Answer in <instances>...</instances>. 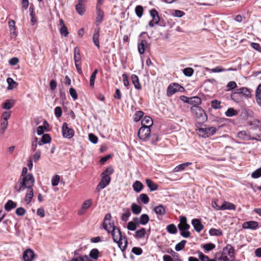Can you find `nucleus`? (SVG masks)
I'll list each match as a JSON object with an SVG mask.
<instances>
[{
    "label": "nucleus",
    "mask_w": 261,
    "mask_h": 261,
    "mask_svg": "<svg viewBox=\"0 0 261 261\" xmlns=\"http://www.w3.org/2000/svg\"><path fill=\"white\" fill-rule=\"evenodd\" d=\"M35 183V178L31 173L24 177H20L14 186V190L18 193L23 191L25 189L32 188Z\"/></svg>",
    "instance_id": "nucleus-1"
},
{
    "label": "nucleus",
    "mask_w": 261,
    "mask_h": 261,
    "mask_svg": "<svg viewBox=\"0 0 261 261\" xmlns=\"http://www.w3.org/2000/svg\"><path fill=\"white\" fill-rule=\"evenodd\" d=\"M113 237L114 242H116L120 249L123 251L125 250L127 244V240L125 237H123L120 230L115 227L110 232Z\"/></svg>",
    "instance_id": "nucleus-2"
},
{
    "label": "nucleus",
    "mask_w": 261,
    "mask_h": 261,
    "mask_svg": "<svg viewBox=\"0 0 261 261\" xmlns=\"http://www.w3.org/2000/svg\"><path fill=\"white\" fill-rule=\"evenodd\" d=\"M191 112L193 115L201 121H204L207 119V116L205 111L200 107L197 105L192 106L191 107Z\"/></svg>",
    "instance_id": "nucleus-3"
},
{
    "label": "nucleus",
    "mask_w": 261,
    "mask_h": 261,
    "mask_svg": "<svg viewBox=\"0 0 261 261\" xmlns=\"http://www.w3.org/2000/svg\"><path fill=\"white\" fill-rule=\"evenodd\" d=\"M217 129L215 127H203L198 129L199 135L202 138H207L215 134Z\"/></svg>",
    "instance_id": "nucleus-4"
},
{
    "label": "nucleus",
    "mask_w": 261,
    "mask_h": 261,
    "mask_svg": "<svg viewBox=\"0 0 261 261\" xmlns=\"http://www.w3.org/2000/svg\"><path fill=\"white\" fill-rule=\"evenodd\" d=\"M111 215L110 214H107L105 217L103 222V228L107 231L108 233H110L111 230L116 227L114 226L113 222L111 221Z\"/></svg>",
    "instance_id": "nucleus-5"
},
{
    "label": "nucleus",
    "mask_w": 261,
    "mask_h": 261,
    "mask_svg": "<svg viewBox=\"0 0 261 261\" xmlns=\"http://www.w3.org/2000/svg\"><path fill=\"white\" fill-rule=\"evenodd\" d=\"M62 132L63 137L67 139L72 138L74 134L73 129L71 128H69L68 124L66 122L63 124Z\"/></svg>",
    "instance_id": "nucleus-6"
},
{
    "label": "nucleus",
    "mask_w": 261,
    "mask_h": 261,
    "mask_svg": "<svg viewBox=\"0 0 261 261\" xmlns=\"http://www.w3.org/2000/svg\"><path fill=\"white\" fill-rule=\"evenodd\" d=\"M138 136L140 139L146 140L150 136V128L148 127L142 126L138 130Z\"/></svg>",
    "instance_id": "nucleus-7"
},
{
    "label": "nucleus",
    "mask_w": 261,
    "mask_h": 261,
    "mask_svg": "<svg viewBox=\"0 0 261 261\" xmlns=\"http://www.w3.org/2000/svg\"><path fill=\"white\" fill-rule=\"evenodd\" d=\"M150 15L152 20L149 22L148 25L150 27H153L155 24H158L160 21V17L158 11L154 9L150 10Z\"/></svg>",
    "instance_id": "nucleus-8"
},
{
    "label": "nucleus",
    "mask_w": 261,
    "mask_h": 261,
    "mask_svg": "<svg viewBox=\"0 0 261 261\" xmlns=\"http://www.w3.org/2000/svg\"><path fill=\"white\" fill-rule=\"evenodd\" d=\"M242 94L244 95L246 97H251V92L250 90L245 87H242L241 88L237 89L236 90L235 92H234L231 95V98L232 99L234 100L236 94Z\"/></svg>",
    "instance_id": "nucleus-9"
},
{
    "label": "nucleus",
    "mask_w": 261,
    "mask_h": 261,
    "mask_svg": "<svg viewBox=\"0 0 261 261\" xmlns=\"http://www.w3.org/2000/svg\"><path fill=\"white\" fill-rule=\"evenodd\" d=\"M111 181V177L109 176H103L101 175V179L98 185L96 187L97 191H100L101 189H104L107 186H108Z\"/></svg>",
    "instance_id": "nucleus-10"
},
{
    "label": "nucleus",
    "mask_w": 261,
    "mask_h": 261,
    "mask_svg": "<svg viewBox=\"0 0 261 261\" xmlns=\"http://www.w3.org/2000/svg\"><path fill=\"white\" fill-rule=\"evenodd\" d=\"M234 250L233 247L230 244H227L225 247L223 248L222 252L221 254L228 256L229 258L232 259L234 258Z\"/></svg>",
    "instance_id": "nucleus-11"
},
{
    "label": "nucleus",
    "mask_w": 261,
    "mask_h": 261,
    "mask_svg": "<svg viewBox=\"0 0 261 261\" xmlns=\"http://www.w3.org/2000/svg\"><path fill=\"white\" fill-rule=\"evenodd\" d=\"M180 89H183V87L178 84L173 83L170 84L167 89V95L170 96L176 92L180 91Z\"/></svg>",
    "instance_id": "nucleus-12"
},
{
    "label": "nucleus",
    "mask_w": 261,
    "mask_h": 261,
    "mask_svg": "<svg viewBox=\"0 0 261 261\" xmlns=\"http://www.w3.org/2000/svg\"><path fill=\"white\" fill-rule=\"evenodd\" d=\"M99 33L100 28L97 27L94 29V33L92 37L93 42L98 48H100L99 41Z\"/></svg>",
    "instance_id": "nucleus-13"
},
{
    "label": "nucleus",
    "mask_w": 261,
    "mask_h": 261,
    "mask_svg": "<svg viewBox=\"0 0 261 261\" xmlns=\"http://www.w3.org/2000/svg\"><path fill=\"white\" fill-rule=\"evenodd\" d=\"M178 227L179 230H185L190 228V226L187 223L186 217H180V222L178 225Z\"/></svg>",
    "instance_id": "nucleus-14"
},
{
    "label": "nucleus",
    "mask_w": 261,
    "mask_h": 261,
    "mask_svg": "<svg viewBox=\"0 0 261 261\" xmlns=\"http://www.w3.org/2000/svg\"><path fill=\"white\" fill-rule=\"evenodd\" d=\"M34 253L30 249H27L23 254V259L24 261H32L34 257Z\"/></svg>",
    "instance_id": "nucleus-15"
},
{
    "label": "nucleus",
    "mask_w": 261,
    "mask_h": 261,
    "mask_svg": "<svg viewBox=\"0 0 261 261\" xmlns=\"http://www.w3.org/2000/svg\"><path fill=\"white\" fill-rule=\"evenodd\" d=\"M191 223L195 230L198 232H200L203 228V225L199 219H194L192 220Z\"/></svg>",
    "instance_id": "nucleus-16"
},
{
    "label": "nucleus",
    "mask_w": 261,
    "mask_h": 261,
    "mask_svg": "<svg viewBox=\"0 0 261 261\" xmlns=\"http://www.w3.org/2000/svg\"><path fill=\"white\" fill-rule=\"evenodd\" d=\"M258 226V223L254 221L246 222L243 224V228L245 229H255Z\"/></svg>",
    "instance_id": "nucleus-17"
},
{
    "label": "nucleus",
    "mask_w": 261,
    "mask_h": 261,
    "mask_svg": "<svg viewBox=\"0 0 261 261\" xmlns=\"http://www.w3.org/2000/svg\"><path fill=\"white\" fill-rule=\"evenodd\" d=\"M147 47V42L145 40H141L138 43V49L140 54L144 53L146 48Z\"/></svg>",
    "instance_id": "nucleus-18"
},
{
    "label": "nucleus",
    "mask_w": 261,
    "mask_h": 261,
    "mask_svg": "<svg viewBox=\"0 0 261 261\" xmlns=\"http://www.w3.org/2000/svg\"><path fill=\"white\" fill-rule=\"evenodd\" d=\"M142 126L150 127L153 124L152 119L148 116H144L141 120Z\"/></svg>",
    "instance_id": "nucleus-19"
},
{
    "label": "nucleus",
    "mask_w": 261,
    "mask_h": 261,
    "mask_svg": "<svg viewBox=\"0 0 261 261\" xmlns=\"http://www.w3.org/2000/svg\"><path fill=\"white\" fill-rule=\"evenodd\" d=\"M99 5L96 6V21L97 23V25L100 23L103 19L104 13L103 11L99 7Z\"/></svg>",
    "instance_id": "nucleus-20"
},
{
    "label": "nucleus",
    "mask_w": 261,
    "mask_h": 261,
    "mask_svg": "<svg viewBox=\"0 0 261 261\" xmlns=\"http://www.w3.org/2000/svg\"><path fill=\"white\" fill-rule=\"evenodd\" d=\"M237 136L239 138L243 140L248 141L251 140V136L249 133L244 130L239 132L237 134Z\"/></svg>",
    "instance_id": "nucleus-21"
},
{
    "label": "nucleus",
    "mask_w": 261,
    "mask_h": 261,
    "mask_svg": "<svg viewBox=\"0 0 261 261\" xmlns=\"http://www.w3.org/2000/svg\"><path fill=\"white\" fill-rule=\"evenodd\" d=\"M33 188L28 189L27 192L25 194V197H24V201L25 202L26 204H29L33 197Z\"/></svg>",
    "instance_id": "nucleus-22"
},
{
    "label": "nucleus",
    "mask_w": 261,
    "mask_h": 261,
    "mask_svg": "<svg viewBox=\"0 0 261 261\" xmlns=\"http://www.w3.org/2000/svg\"><path fill=\"white\" fill-rule=\"evenodd\" d=\"M59 24L61 26V28H60V30H59L61 34L64 37L67 36L68 35L69 32L67 30V27L65 26V25L64 24V21L63 19L60 20V24Z\"/></svg>",
    "instance_id": "nucleus-23"
},
{
    "label": "nucleus",
    "mask_w": 261,
    "mask_h": 261,
    "mask_svg": "<svg viewBox=\"0 0 261 261\" xmlns=\"http://www.w3.org/2000/svg\"><path fill=\"white\" fill-rule=\"evenodd\" d=\"M221 210H234L236 209V206L230 202L224 201L221 206H220Z\"/></svg>",
    "instance_id": "nucleus-24"
},
{
    "label": "nucleus",
    "mask_w": 261,
    "mask_h": 261,
    "mask_svg": "<svg viewBox=\"0 0 261 261\" xmlns=\"http://www.w3.org/2000/svg\"><path fill=\"white\" fill-rule=\"evenodd\" d=\"M192 163L191 162H186L182 164H181L180 165H178V166H176L173 171L174 172H179L181 171L184 170L186 168L188 167L189 165H191Z\"/></svg>",
    "instance_id": "nucleus-25"
},
{
    "label": "nucleus",
    "mask_w": 261,
    "mask_h": 261,
    "mask_svg": "<svg viewBox=\"0 0 261 261\" xmlns=\"http://www.w3.org/2000/svg\"><path fill=\"white\" fill-rule=\"evenodd\" d=\"M154 211L158 216L160 215L162 216L165 213V209L164 206L162 204L159 205L155 207L154 208Z\"/></svg>",
    "instance_id": "nucleus-26"
},
{
    "label": "nucleus",
    "mask_w": 261,
    "mask_h": 261,
    "mask_svg": "<svg viewBox=\"0 0 261 261\" xmlns=\"http://www.w3.org/2000/svg\"><path fill=\"white\" fill-rule=\"evenodd\" d=\"M132 83L134 85V86L137 89H140L141 88V85L139 82V78L138 76L135 74H133L131 76Z\"/></svg>",
    "instance_id": "nucleus-27"
},
{
    "label": "nucleus",
    "mask_w": 261,
    "mask_h": 261,
    "mask_svg": "<svg viewBox=\"0 0 261 261\" xmlns=\"http://www.w3.org/2000/svg\"><path fill=\"white\" fill-rule=\"evenodd\" d=\"M134 190L137 192H140L143 188V184L139 181H136L133 185Z\"/></svg>",
    "instance_id": "nucleus-28"
},
{
    "label": "nucleus",
    "mask_w": 261,
    "mask_h": 261,
    "mask_svg": "<svg viewBox=\"0 0 261 261\" xmlns=\"http://www.w3.org/2000/svg\"><path fill=\"white\" fill-rule=\"evenodd\" d=\"M80 50L78 47H75L74 49V63L80 62L81 61Z\"/></svg>",
    "instance_id": "nucleus-29"
},
{
    "label": "nucleus",
    "mask_w": 261,
    "mask_h": 261,
    "mask_svg": "<svg viewBox=\"0 0 261 261\" xmlns=\"http://www.w3.org/2000/svg\"><path fill=\"white\" fill-rule=\"evenodd\" d=\"M99 252L97 249L94 248L92 249L88 256L89 258L90 257L93 259L96 260L99 257Z\"/></svg>",
    "instance_id": "nucleus-30"
},
{
    "label": "nucleus",
    "mask_w": 261,
    "mask_h": 261,
    "mask_svg": "<svg viewBox=\"0 0 261 261\" xmlns=\"http://www.w3.org/2000/svg\"><path fill=\"white\" fill-rule=\"evenodd\" d=\"M146 184L151 191H155L158 189V185L154 184L151 179H146Z\"/></svg>",
    "instance_id": "nucleus-31"
},
{
    "label": "nucleus",
    "mask_w": 261,
    "mask_h": 261,
    "mask_svg": "<svg viewBox=\"0 0 261 261\" xmlns=\"http://www.w3.org/2000/svg\"><path fill=\"white\" fill-rule=\"evenodd\" d=\"M17 206L16 203L14 202L12 200H9L6 203L5 208L7 211H10L12 208L16 207Z\"/></svg>",
    "instance_id": "nucleus-32"
},
{
    "label": "nucleus",
    "mask_w": 261,
    "mask_h": 261,
    "mask_svg": "<svg viewBox=\"0 0 261 261\" xmlns=\"http://www.w3.org/2000/svg\"><path fill=\"white\" fill-rule=\"evenodd\" d=\"M131 209L133 214L135 215L139 214L142 210V208L140 206L134 203L132 204Z\"/></svg>",
    "instance_id": "nucleus-33"
},
{
    "label": "nucleus",
    "mask_w": 261,
    "mask_h": 261,
    "mask_svg": "<svg viewBox=\"0 0 261 261\" xmlns=\"http://www.w3.org/2000/svg\"><path fill=\"white\" fill-rule=\"evenodd\" d=\"M7 82L8 84V89L9 90H12L18 85V84L11 77H8L7 79Z\"/></svg>",
    "instance_id": "nucleus-34"
},
{
    "label": "nucleus",
    "mask_w": 261,
    "mask_h": 261,
    "mask_svg": "<svg viewBox=\"0 0 261 261\" xmlns=\"http://www.w3.org/2000/svg\"><path fill=\"white\" fill-rule=\"evenodd\" d=\"M146 234V229L144 228H142L138 230L135 232V237L138 239H141L144 237Z\"/></svg>",
    "instance_id": "nucleus-35"
},
{
    "label": "nucleus",
    "mask_w": 261,
    "mask_h": 261,
    "mask_svg": "<svg viewBox=\"0 0 261 261\" xmlns=\"http://www.w3.org/2000/svg\"><path fill=\"white\" fill-rule=\"evenodd\" d=\"M209 233L212 236H220L222 235L223 232L220 229L211 228L209 230Z\"/></svg>",
    "instance_id": "nucleus-36"
},
{
    "label": "nucleus",
    "mask_w": 261,
    "mask_h": 261,
    "mask_svg": "<svg viewBox=\"0 0 261 261\" xmlns=\"http://www.w3.org/2000/svg\"><path fill=\"white\" fill-rule=\"evenodd\" d=\"M70 261H92L89 258L88 255L75 256Z\"/></svg>",
    "instance_id": "nucleus-37"
},
{
    "label": "nucleus",
    "mask_w": 261,
    "mask_h": 261,
    "mask_svg": "<svg viewBox=\"0 0 261 261\" xmlns=\"http://www.w3.org/2000/svg\"><path fill=\"white\" fill-rule=\"evenodd\" d=\"M149 216L147 214H142L140 218V221L138 224H141L142 225H146L149 221Z\"/></svg>",
    "instance_id": "nucleus-38"
},
{
    "label": "nucleus",
    "mask_w": 261,
    "mask_h": 261,
    "mask_svg": "<svg viewBox=\"0 0 261 261\" xmlns=\"http://www.w3.org/2000/svg\"><path fill=\"white\" fill-rule=\"evenodd\" d=\"M124 213L121 216V220L123 221L126 222L130 215V212L128 208L124 209Z\"/></svg>",
    "instance_id": "nucleus-39"
},
{
    "label": "nucleus",
    "mask_w": 261,
    "mask_h": 261,
    "mask_svg": "<svg viewBox=\"0 0 261 261\" xmlns=\"http://www.w3.org/2000/svg\"><path fill=\"white\" fill-rule=\"evenodd\" d=\"M98 73V70L97 69H95L93 72H92L90 78V87H94V82L95 80L96 79V74Z\"/></svg>",
    "instance_id": "nucleus-40"
},
{
    "label": "nucleus",
    "mask_w": 261,
    "mask_h": 261,
    "mask_svg": "<svg viewBox=\"0 0 261 261\" xmlns=\"http://www.w3.org/2000/svg\"><path fill=\"white\" fill-rule=\"evenodd\" d=\"M14 104L13 100L8 99L3 105V108L6 110L10 109Z\"/></svg>",
    "instance_id": "nucleus-41"
},
{
    "label": "nucleus",
    "mask_w": 261,
    "mask_h": 261,
    "mask_svg": "<svg viewBox=\"0 0 261 261\" xmlns=\"http://www.w3.org/2000/svg\"><path fill=\"white\" fill-rule=\"evenodd\" d=\"M166 229L167 231L171 234H175L177 232L176 227L173 224L168 225L167 226Z\"/></svg>",
    "instance_id": "nucleus-42"
},
{
    "label": "nucleus",
    "mask_w": 261,
    "mask_h": 261,
    "mask_svg": "<svg viewBox=\"0 0 261 261\" xmlns=\"http://www.w3.org/2000/svg\"><path fill=\"white\" fill-rule=\"evenodd\" d=\"M225 114L227 117H232L237 115L238 112L233 108H230L227 109Z\"/></svg>",
    "instance_id": "nucleus-43"
},
{
    "label": "nucleus",
    "mask_w": 261,
    "mask_h": 261,
    "mask_svg": "<svg viewBox=\"0 0 261 261\" xmlns=\"http://www.w3.org/2000/svg\"><path fill=\"white\" fill-rule=\"evenodd\" d=\"M75 9L77 12L80 15H82L85 11V8L84 4H77L75 6Z\"/></svg>",
    "instance_id": "nucleus-44"
},
{
    "label": "nucleus",
    "mask_w": 261,
    "mask_h": 261,
    "mask_svg": "<svg viewBox=\"0 0 261 261\" xmlns=\"http://www.w3.org/2000/svg\"><path fill=\"white\" fill-rule=\"evenodd\" d=\"M135 13L138 17L141 18L143 13V7L140 5L137 6L135 8Z\"/></svg>",
    "instance_id": "nucleus-45"
},
{
    "label": "nucleus",
    "mask_w": 261,
    "mask_h": 261,
    "mask_svg": "<svg viewBox=\"0 0 261 261\" xmlns=\"http://www.w3.org/2000/svg\"><path fill=\"white\" fill-rule=\"evenodd\" d=\"M186 243V240H182L180 242L177 244L175 246V249L177 251H179L183 249Z\"/></svg>",
    "instance_id": "nucleus-46"
},
{
    "label": "nucleus",
    "mask_w": 261,
    "mask_h": 261,
    "mask_svg": "<svg viewBox=\"0 0 261 261\" xmlns=\"http://www.w3.org/2000/svg\"><path fill=\"white\" fill-rule=\"evenodd\" d=\"M215 245L212 243L205 244L203 245V248L206 251H211L213 249H214L215 248Z\"/></svg>",
    "instance_id": "nucleus-47"
},
{
    "label": "nucleus",
    "mask_w": 261,
    "mask_h": 261,
    "mask_svg": "<svg viewBox=\"0 0 261 261\" xmlns=\"http://www.w3.org/2000/svg\"><path fill=\"white\" fill-rule=\"evenodd\" d=\"M144 113L141 111H137L135 114L134 121L138 122L141 120L142 117L143 116Z\"/></svg>",
    "instance_id": "nucleus-48"
},
{
    "label": "nucleus",
    "mask_w": 261,
    "mask_h": 261,
    "mask_svg": "<svg viewBox=\"0 0 261 261\" xmlns=\"http://www.w3.org/2000/svg\"><path fill=\"white\" fill-rule=\"evenodd\" d=\"M211 106L214 109H219L221 108V101L217 100H212L211 101Z\"/></svg>",
    "instance_id": "nucleus-49"
},
{
    "label": "nucleus",
    "mask_w": 261,
    "mask_h": 261,
    "mask_svg": "<svg viewBox=\"0 0 261 261\" xmlns=\"http://www.w3.org/2000/svg\"><path fill=\"white\" fill-rule=\"evenodd\" d=\"M194 72V70L192 68L188 67L183 70L184 74L187 76H191Z\"/></svg>",
    "instance_id": "nucleus-50"
},
{
    "label": "nucleus",
    "mask_w": 261,
    "mask_h": 261,
    "mask_svg": "<svg viewBox=\"0 0 261 261\" xmlns=\"http://www.w3.org/2000/svg\"><path fill=\"white\" fill-rule=\"evenodd\" d=\"M92 205V200L89 199L85 200L83 203L82 207L83 209H85L87 210Z\"/></svg>",
    "instance_id": "nucleus-51"
},
{
    "label": "nucleus",
    "mask_w": 261,
    "mask_h": 261,
    "mask_svg": "<svg viewBox=\"0 0 261 261\" xmlns=\"http://www.w3.org/2000/svg\"><path fill=\"white\" fill-rule=\"evenodd\" d=\"M60 177L58 175L54 176L51 178V185L53 186H56L59 184Z\"/></svg>",
    "instance_id": "nucleus-52"
},
{
    "label": "nucleus",
    "mask_w": 261,
    "mask_h": 261,
    "mask_svg": "<svg viewBox=\"0 0 261 261\" xmlns=\"http://www.w3.org/2000/svg\"><path fill=\"white\" fill-rule=\"evenodd\" d=\"M140 199L144 204H147L149 202V198L146 194H141L140 195Z\"/></svg>",
    "instance_id": "nucleus-53"
},
{
    "label": "nucleus",
    "mask_w": 261,
    "mask_h": 261,
    "mask_svg": "<svg viewBox=\"0 0 261 261\" xmlns=\"http://www.w3.org/2000/svg\"><path fill=\"white\" fill-rule=\"evenodd\" d=\"M251 176L254 178H257L261 176V167L257 169L251 174Z\"/></svg>",
    "instance_id": "nucleus-54"
},
{
    "label": "nucleus",
    "mask_w": 261,
    "mask_h": 261,
    "mask_svg": "<svg viewBox=\"0 0 261 261\" xmlns=\"http://www.w3.org/2000/svg\"><path fill=\"white\" fill-rule=\"evenodd\" d=\"M127 228L132 231H134L137 228V225L133 221H130L127 223Z\"/></svg>",
    "instance_id": "nucleus-55"
},
{
    "label": "nucleus",
    "mask_w": 261,
    "mask_h": 261,
    "mask_svg": "<svg viewBox=\"0 0 261 261\" xmlns=\"http://www.w3.org/2000/svg\"><path fill=\"white\" fill-rule=\"evenodd\" d=\"M113 172V168L111 167H109L107 168V169L105 170V171L101 173V175H103V176L107 175V176H110V175L112 174Z\"/></svg>",
    "instance_id": "nucleus-56"
},
{
    "label": "nucleus",
    "mask_w": 261,
    "mask_h": 261,
    "mask_svg": "<svg viewBox=\"0 0 261 261\" xmlns=\"http://www.w3.org/2000/svg\"><path fill=\"white\" fill-rule=\"evenodd\" d=\"M69 93L74 100L77 99V94L76 90L72 87L69 89Z\"/></svg>",
    "instance_id": "nucleus-57"
},
{
    "label": "nucleus",
    "mask_w": 261,
    "mask_h": 261,
    "mask_svg": "<svg viewBox=\"0 0 261 261\" xmlns=\"http://www.w3.org/2000/svg\"><path fill=\"white\" fill-rule=\"evenodd\" d=\"M198 257L201 261H208L209 258L200 251L198 252Z\"/></svg>",
    "instance_id": "nucleus-58"
},
{
    "label": "nucleus",
    "mask_w": 261,
    "mask_h": 261,
    "mask_svg": "<svg viewBox=\"0 0 261 261\" xmlns=\"http://www.w3.org/2000/svg\"><path fill=\"white\" fill-rule=\"evenodd\" d=\"M41 140L44 142V144H46L50 142L51 138L48 134H46L42 136Z\"/></svg>",
    "instance_id": "nucleus-59"
},
{
    "label": "nucleus",
    "mask_w": 261,
    "mask_h": 261,
    "mask_svg": "<svg viewBox=\"0 0 261 261\" xmlns=\"http://www.w3.org/2000/svg\"><path fill=\"white\" fill-rule=\"evenodd\" d=\"M55 114L57 118H59L62 114V109L60 107H57L55 109Z\"/></svg>",
    "instance_id": "nucleus-60"
},
{
    "label": "nucleus",
    "mask_w": 261,
    "mask_h": 261,
    "mask_svg": "<svg viewBox=\"0 0 261 261\" xmlns=\"http://www.w3.org/2000/svg\"><path fill=\"white\" fill-rule=\"evenodd\" d=\"M40 156H41V151L40 150H37L34 153V154H33L32 157H33L34 161L35 162H37V161H38L40 159Z\"/></svg>",
    "instance_id": "nucleus-61"
},
{
    "label": "nucleus",
    "mask_w": 261,
    "mask_h": 261,
    "mask_svg": "<svg viewBox=\"0 0 261 261\" xmlns=\"http://www.w3.org/2000/svg\"><path fill=\"white\" fill-rule=\"evenodd\" d=\"M217 259L218 261H232L229 257H228L227 255L221 254L219 257H218Z\"/></svg>",
    "instance_id": "nucleus-62"
},
{
    "label": "nucleus",
    "mask_w": 261,
    "mask_h": 261,
    "mask_svg": "<svg viewBox=\"0 0 261 261\" xmlns=\"http://www.w3.org/2000/svg\"><path fill=\"white\" fill-rule=\"evenodd\" d=\"M89 140L93 144H96L97 142L98 138L93 134H89Z\"/></svg>",
    "instance_id": "nucleus-63"
},
{
    "label": "nucleus",
    "mask_w": 261,
    "mask_h": 261,
    "mask_svg": "<svg viewBox=\"0 0 261 261\" xmlns=\"http://www.w3.org/2000/svg\"><path fill=\"white\" fill-rule=\"evenodd\" d=\"M251 46L254 49L261 53V46L258 43L252 42L251 44Z\"/></svg>",
    "instance_id": "nucleus-64"
}]
</instances>
